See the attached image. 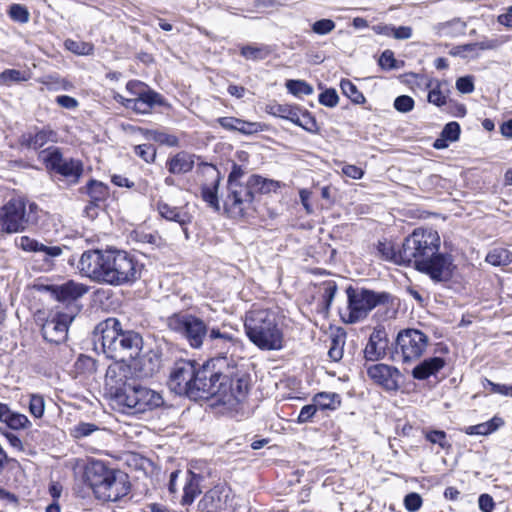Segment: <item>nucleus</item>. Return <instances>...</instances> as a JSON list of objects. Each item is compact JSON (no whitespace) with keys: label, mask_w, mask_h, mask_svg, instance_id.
Returning a JSON list of instances; mask_svg holds the SVG:
<instances>
[{"label":"nucleus","mask_w":512,"mask_h":512,"mask_svg":"<svg viewBox=\"0 0 512 512\" xmlns=\"http://www.w3.org/2000/svg\"><path fill=\"white\" fill-rule=\"evenodd\" d=\"M440 237L432 229H415L405 238L398 257L402 265H411L427 274L434 282H447L453 277L454 264L450 254L440 253Z\"/></svg>","instance_id":"f257e3e1"},{"label":"nucleus","mask_w":512,"mask_h":512,"mask_svg":"<svg viewBox=\"0 0 512 512\" xmlns=\"http://www.w3.org/2000/svg\"><path fill=\"white\" fill-rule=\"evenodd\" d=\"M78 269L93 281L112 286L133 284L141 277L143 264L124 250H87L82 253Z\"/></svg>","instance_id":"f03ea898"},{"label":"nucleus","mask_w":512,"mask_h":512,"mask_svg":"<svg viewBox=\"0 0 512 512\" xmlns=\"http://www.w3.org/2000/svg\"><path fill=\"white\" fill-rule=\"evenodd\" d=\"M105 390L110 400L123 411L137 415L153 411L164 404L162 395L128 376L127 370L109 366L105 375Z\"/></svg>","instance_id":"7ed1b4c3"},{"label":"nucleus","mask_w":512,"mask_h":512,"mask_svg":"<svg viewBox=\"0 0 512 512\" xmlns=\"http://www.w3.org/2000/svg\"><path fill=\"white\" fill-rule=\"evenodd\" d=\"M93 342L100 346L103 353L110 359L126 362L135 359L143 345L139 333L122 329L117 318L109 317L98 323L93 330Z\"/></svg>","instance_id":"20e7f679"},{"label":"nucleus","mask_w":512,"mask_h":512,"mask_svg":"<svg viewBox=\"0 0 512 512\" xmlns=\"http://www.w3.org/2000/svg\"><path fill=\"white\" fill-rule=\"evenodd\" d=\"M216 375L213 361L200 365L193 360L181 359L174 363L168 380L172 392L190 399H208L211 379Z\"/></svg>","instance_id":"39448f33"},{"label":"nucleus","mask_w":512,"mask_h":512,"mask_svg":"<svg viewBox=\"0 0 512 512\" xmlns=\"http://www.w3.org/2000/svg\"><path fill=\"white\" fill-rule=\"evenodd\" d=\"M166 325L193 349L202 348L205 342L230 343L233 340L231 334L222 332L218 327L210 328L202 318L188 312L173 313L167 318Z\"/></svg>","instance_id":"423d86ee"},{"label":"nucleus","mask_w":512,"mask_h":512,"mask_svg":"<svg viewBox=\"0 0 512 512\" xmlns=\"http://www.w3.org/2000/svg\"><path fill=\"white\" fill-rule=\"evenodd\" d=\"M84 481L101 501L117 502L130 491L128 475L108 468L102 461H94L87 465Z\"/></svg>","instance_id":"0eeeda50"},{"label":"nucleus","mask_w":512,"mask_h":512,"mask_svg":"<svg viewBox=\"0 0 512 512\" xmlns=\"http://www.w3.org/2000/svg\"><path fill=\"white\" fill-rule=\"evenodd\" d=\"M248 339L261 350H280L283 333L276 315L268 309H255L246 314L244 322Z\"/></svg>","instance_id":"6e6552de"},{"label":"nucleus","mask_w":512,"mask_h":512,"mask_svg":"<svg viewBox=\"0 0 512 512\" xmlns=\"http://www.w3.org/2000/svg\"><path fill=\"white\" fill-rule=\"evenodd\" d=\"M37 209L38 206L35 203H30L29 212H27L24 200L20 198L9 200L0 207V234H15L25 231L36 222L33 215Z\"/></svg>","instance_id":"1a4fd4ad"},{"label":"nucleus","mask_w":512,"mask_h":512,"mask_svg":"<svg viewBox=\"0 0 512 512\" xmlns=\"http://www.w3.org/2000/svg\"><path fill=\"white\" fill-rule=\"evenodd\" d=\"M348 316L346 323L354 324L367 317L370 311L380 304L388 302L390 295L366 288L348 286L346 288Z\"/></svg>","instance_id":"9d476101"},{"label":"nucleus","mask_w":512,"mask_h":512,"mask_svg":"<svg viewBox=\"0 0 512 512\" xmlns=\"http://www.w3.org/2000/svg\"><path fill=\"white\" fill-rule=\"evenodd\" d=\"M211 384L208 399L218 397V401L223 403H229L231 400L241 402L248 394L250 377L246 373L227 375L216 369V375L212 377Z\"/></svg>","instance_id":"9b49d317"},{"label":"nucleus","mask_w":512,"mask_h":512,"mask_svg":"<svg viewBox=\"0 0 512 512\" xmlns=\"http://www.w3.org/2000/svg\"><path fill=\"white\" fill-rule=\"evenodd\" d=\"M428 345V337L417 329H405L398 333L395 340L394 360L411 362L420 358Z\"/></svg>","instance_id":"f8f14e48"},{"label":"nucleus","mask_w":512,"mask_h":512,"mask_svg":"<svg viewBox=\"0 0 512 512\" xmlns=\"http://www.w3.org/2000/svg\"><path fill=\"white\" fill-rule=\"evenodd\" d=\"M40 156L48 170L61 175L72 184L79 182L83 174V163L80 160L64 158L58 147H49L41 151Z\"/></svg>","instance_id":"ddd939ff"},{"label":"nucleus","mask_w":512,"mask_h":512,"mask_svg":"<svg viewBox=\"0 0 512 512\" xmlns=\"http://www.w3.org/2000/svg\"><path fill=\"white\" fill-rule=\"evenodd\" d=\"M254 199L249 179L245 184L227 185L224 209L232 217H243L252 208Z\"/></svg>","instance_id":"4468645a"},{"label":"nucleus","mask_w":512,"mask_h":512,"mask_svg":"<svg viewBox=\"0 0 512 512\" xmlns=\"http://www.w3.org/2000/svg\"><path fill=\"white\" fill-rule=\"evenodd\" d=\"M79 310L80 307L74 305L71 308V313L58 312L52 318L47 319L41 328L43 338L55 344L64 342L68 336L69 325Z\"/></svg>","instance_id":"2eb2a0df"},{"label":"nucleus","mask_w":512,"mask_h":512,"mask_svg":"<svg viewBox=\"0 0 512 512\" xmlns=\"http://www.w3.org/2000/svg\"><path fill=\"white\" fill-rule=\"evenodd\" d=\"M127 91L135 96L139 102L143 101V106L146 107L150 112L155 107H169L167 100L163 95L151 89L147 84L139 80H130L126 84Z\"/></svg>","instance_id":"dca6fc26"},{"label":"nucleus","mask_w":512,"mask_h":512,"mask_svg":"<svg viewBox=\"0 0 512 512\" xmlns=\"http://www.w3.org/2000/svg\"><path fill=\"white\" fill-rule=\"evenodd\" d=\"M204 465L201 461L191 462V467L187 471L185 484L183 487V496L181 499L182 505H190L195 500L196 496L200 494L201 482L210 475L209 471L202 469Z\"/></svg>","instance_id":"f3484780"},{"label":"nucleus","mask_w":512,"mask_h":512,"mask_svg":"<svg viewBox=\"0 0 512 512\" xmlns=\"http://www.w3.org/2000/svg\"><path fill=\"white\" fill-rule=\"evenodd\" d=\"M367 374L371 380L386 391H397L399 389L400 371L393 366L378 363L367 368Z\"/></svg>","instance_id":"a211bd4d"},{"label":"nucleus","mask_w":512,"mask_h":512,"mask_svg":"<svg viewBox=\"0 0 512 512\" xmlns=\"http://www.w3.org/2000/svg\"><path fill=\"white\" fill-rule=\"evenodd\" d=\"M230 495V489L225 484H217L208 490L198 502L200 512H218L224 510Z\"/></svg>","instance_id":"6ab92c4d"},{"label":"nucleus","mask_w":512,"mask_h":512,"mask_svg":"<svg viewBox=\"0 0 512 512\" xmlns=\"http://www.w3.org/2000/svg\"><path fill=\"white\" fill-rule=\"evenodd\" d=\"M51 291L59 302L67 303L68 313H71L72 306L77 305L75 302L88 292V287L82 283L69 280L62 285L52 286Z\"/></svg>","instance_id":"aec40b11"},{"label":"nucleus","mask_w":512,"mask_h":512,"mask_svg":"<svg viewBox=\"0 0 512 512\" xmlns=\"http://www.w3.org/2000/svg\"><path fill=\"white\" fill-rule=\"evenodd\" d=\"M388 335L383 327L374 328L364 349L367 361H378L385 357L388 348Z\"/></svg>","instance_id":"412c9836"},{"label":"nucleus","mask_w":512,"mask_h":512,"mask_svg":"<svg viewBox=\"0 0 512 512\" xmlns=\"http://www.w3.org/2000/svg\"><path fill=\"white\" fill-rule=\"evenodd\" d=\"M56 133L48 128L39 129L35 127L33 130L24 132L20 135L18 143L20 147L31 150H38L50 141H55Z\"/></svg>","instance_id":"4be33fe9"},{"label":"nucleus","mask_w":512,"mask_h":512,"mask_svg":"<svg viewBox=\"0 0 512 512\" xmlns=\"http://www.w3.org/2000/svg\"><path fill=\"white\" fill-rule=\"evenodd\" d=\"M156 210L159 215L167 221L178 223L182 228L186 239L189 238L187 225L191 223V215L183 208L171 206L163 200H158Z\"/></svg>","instance_id":"5701e85b"},{"label":"nucleus","mask_w":512,"mask_h":512,"mask_svg":"<svg viewBox=\"0 0 512 512\" xmlns=\"http://www.w3.org/2000/svg\"><path fill=\"white\" fill-rule=\"evenodd\" d=\"M216 122L224 130L230 132H239L243 135H252L263 131V125L259 122H250L232 116L219 117L216 119Z\"/></svg>","instance_id":"b1692460"},{"label":"nucleus","mask_w":512,"mask_h":512,"mask_svg":"<svg viewBox=\"0 0 512 512\" xmlns=\"http://www.w3.org/2000/svg\"><path fill=\"white\" fill-rule=\"evenodd\" d=\"M18 248L26 252L43 253L44 259H52L62 254V248L59 246H47L28 236H21L15 239Z\"/></svg>","instance_id":"393cba45"},{"label":"nucleus","mask_w":512,"mask_h":512,"mask_svg":"<svg viewBox=\"0 0 512 512\" xmlns=\"http://www.w3.org/2000/svg\"><path fill=\"white\" fill-rule=\"evenodd\" d=\"M195 155L186 151H180L169 157L166 161V168L170 174H186L193 170Z\"/></svg>","instance_id":"a878e982"},{"label":"nucleus","mask_w":512,"mask_h":512,"mask_svg":"<svg viewBox=\"0 0 512 512\" xmlns=\"http://www.w3.org/2000/svg\"><path fill=\"white\" fill-rule=\"evenodd\" d=\"M446 362L442 357H429L418 363L412 370V376L417 380H426L430 376H435Z\"/></svg>","instance_id":"bb28decb"},{"label":"nucleus","mask_w":512,"mask_h":512,"mask_svg":"<svg viewBox=\"0 0 512 512\" xmlns=\"http://www.w3.org/2000/svg\"><path fill=\"white\" fill-rule=\"evenodd\" d=\"M0 421L13 430L25 429L31 425L26 415L12 411L4 403H0Z\"/></svg>","instance_id":"cd10ccee"},{"label":"nucleus","mask_w":512,"mask_h":512,"mask_svg":"<svg viewBox=\"0 0 512 512\" xmlns=\"http://www.w3.org/2000/svg\"><path fill=\"white\" fill-rule=\"evenodd\" d=\"M84 189L94 206H105V202L110 194L108 185L101 181L91 179Z\"/></svg>","instance_id":"c85d7f7f"},{"label":"nucleus","mask_w":512,"mask_h":512,"mask_svg":"<svg viewBox=\"0 0 512 512\" xmlns=\"http://www.w3.org/2000/svg\"><path fill=\"white\" fill-rule=\"evenodd\" d=\"M138 131L146 140L155 141L160 145H166L168 147L179 146V139L177 136L169 134L164 130L139 127Z\"/></svg>","instance_id":"c756f323"},{"label":"nucleus","mask_w":512,"mask_h":512,"mask_svg":"<svg viewBox=\"0 0 512 512\" xmlns=\"http://www.w3.org/2000/svg\"><path fill=\"white\" fill-rule=\"evenodd\" d=\"M267 112L272 116L289 120L292 123H297L298 115L301 113V108L297 105L272 103L267 106Z\"/></svg>","instance_id":"7c9ffc66"},{"label":"nucleus","mask_w":512,"mask_h":512,"mask_svg":"<svg viewBox=\"0 0 512 512\" xmlns=\"http://www.w3.org/2000/svg\"><path fill=\"white\" fill-rule=\"evenodd\" d=\"M250 188H252L254 196L259 194H268L276 192L280 188V182L253 174L249 178Z\"/></svg>","instance_id":"2f4dec72"},{"label":"nucleus","mask_w":512,"mask_h":512,"mask_svg":"<svg viewBox=\"0 0 512 512\" xmlns=\"http://www.w3.org/2000/svg\"><path fill=\"white\" fill-rule=\"evenodd\" d=\"M216 176L215 180L211 185H203L201 187V197L202 199L216 212L220 211V203L218 199V188L220 184V175L217 170H215Z\"/></svg>","instance_id":"473e14b6"},{"label":"nucleus","mask_w":512,"mask_h":512,"mask_svg":"<svg viewBox=\"0 0 512 512\" xmlns=\"http://www.w3.org/2000/svg\"><path fill=\"white\" fill-rule=\"evenodd\" d=\"M312 401L320 410H336L341 405V397L334 392H320L316 394Z\"/></svg>","instance_id":"72a5a7b5"},{"label":"nucleus","mask_w":512,"mask_h":512,"mask_svg":"<svg viewBox=\"0 0 512 512\" xmlns=\"http://www.w3.org/2000/svg\"><path fill=\"white\" fill-rule=\"evenodd\" d=\"M272 50L269 46L263 44H248L240 49V54L247 60L260 61L266 59Z\"/></svg>","instance_id":"f704fd0d"},{"label":"nucleus","mask_w":512,"mask_h":512,"mask_svg":"<svg viewBox=\"0 0 512 512\" xmlns=\"http://www.w3.org/2000/svg\"><path fill=\"white\" fill-rule=\"evenodd\" d=\"M486 262L493 266H506L512 262V256L509 250L497 247L489 251Z\"/></svg>","instance_id":"c9c22d12"},{"label":"nucleus","mask_w":512,"mask_h":512,"mask_svg":"<svg viewBox=\"0 0 512 512\" xmlns=\"http://www.w3.org/2000/svg\"><path fill=\"white\" fill-rule=\"evenodd\" d=\"M285 86L289 93L298 98L303 95H311L314 92V88L304 80H287Z\"/></svg>","instance_id":"e433bc0d"},{"label":"nucleus","mask_w":512,"mask_h":512,"mask_svg":"<svg viewBox=\"0 0 512 512\" xmlns=\"http://www.w3.org/2000/svg\"><path fill=\"white\" fill-rule=\"evenodd\" d=\"M340 88L342 93L347 96L355 104H363L366 99L362 92H360L357 86L352 83L349 79H343L340 82Z\"/></svg>","instance_id":"4c0bfd02"},{"label":"nucleus","mask_w":512,"mask_h":512,"mask_svg":"<svg viewBox=\"0 0 512 512\" xmlns=\"http://www.w3.org/2000/svg\"><path fill=\"white\" fill-rule=\"evenodd\" d=\"M294 124L312 134L319 132V126L315 117L307 110L301 109V113L298 115V122Z\"/></svg>","instance_id":"58836bf2"},{"label":"nucleus","mask_w":512,"mask_h":512,"mask_svg":"<svg viewBox=\"0 0 512 512\" xmlns=\"http://www.w3.org/2000/svg\"><path fill=\"white\" fill-rule=\"evenodd\" d=\"M25 72L17 69H5L0 73V85L9 86L12 83L27 81Z\"/></svg>","instance_id":"ea45409f"},{"label":"nucleus","mask_w":512,"mask_h":512,"mask_svg":"<svg viewBox=\"0 0 512 512\" xmlns=\"http://www.w3.org/2000/svg\"><path fill=\"white\" fill-rule=\"evenodd\" d=\"M377 251L384 260L392 261L395 264L402 265V260L398 257L399 249L395 250L394 246L386 242H378Z\"/></svg>","instance_id":"a19ab883"},{"label":"nucleus","mask_w":512,"mask_h":512,"mask_svg":"<svg viewBox=\"0 0 512 512\" xmlns=\"http://www.w3.org/2000/svg\"><path fill=\"white\" fill-rule=\"evenodd\" d=\"M134 153L146 163H153L156 159V148L151 144L136 145Z\"/></svg>","instance_id":"79ce46f5"},{"label":"nucleus","mask_w":512,"mask_h":512,"mask_svg":"<svg viewBox=\"0 0 512 512\" xmlns=\"http://www.w3.org/2000/svg\"><path fill=\"white\" fill-rule=\"evenodd\" d=\"M425 438L430 443L439 445L442 449H448L451 447V444L447 440V435L443 430L428 431Z\"/></svg>","instance_id":"37998d69"},{"label":"nucleus","mask_w":512,"mask_h":512,"mask_svg":"<svg viewBox=\"0 0 512 512\" xmlns=\"http://www.w3.org/2000/svg\"><path fill=\"white\" fill-rule=\"evenodd\" d=\"M65 47L78 55H89L93 52V46L90 43L74 41L67 39L65 41Z\"/></svg>","instance_id":"c03bdc74"},{"label":"nucleus","mask_w":512,"mask_h":512,"mask_svg":"<svg viewBox=\"0 0 512 512\" xmlns=\"http://www.w3.org/2000/svg\"><path fill=\"white\" fill-rule=\"evenodd\" d=\"M9 16L16 22L27 23L30 15L25 6L21 4H12L9 8Z\"/></svg>","instance_id":"a18cd8bd"},{"label":"nucleus","mask_w":512,"mask_h":512,"mask_svg":"<svg viewBox=\"0 0 512 512\" xmlns=\"http://www.w3.org/2000/svg\"><path fill=\"white\" fill-rule=\"evenodd\" d=\"M99 427L93 423L80 422L72 429V436L76 439L84 438L97 431Z\"/></svg>","instance_id":"49530a36"},{"label":"nucleus","mask_w":512,"mask_h":512,"mask_svg":"<svg viewBox=\"0 0 512 512\" xmlns=\"http://www.w3.org/2000/svg\"><path fill=\"white\" fill-rule=\"evenodd\" d=\"M378 64L384 70H394L399 68L398 61L394 57V52L389 49L382 52L378 60Z\"/></svg>","instance_id":"de8ad7c7"},{"label":"nucleus","mask_w":512,"mask_h":512,"mask_svg":"<svg viewBox=\"0 0 512 512\" xmlns=\"http://www.w3.org/2000/svg\"><path fill=\"white\" fill-rule=\"evenodd\" d=\"M45 410L44 398L41 395L33 394L29 401V411L35 418L43 416Z\"/></svg>","instance_id":"09e8293b"},{"label":"nucleus","mask_w":512,"mask_h":512,"mask_svg":"<svg viewBox=\"0 0 512 512\" xmlns=\"http://www.w3.org/2000/svg\"><path fill=\"white\" fill-rule=\"evenodd\" d=\"M335 22L331 19H320L312 24V31L317 35H327L335 29Z\"/></svg>","instance_id":"8fccbe9b"},{"label":"nucleus","mask_w":512,"mask_h":512,"mask_svg":"<svg viewBox=\"0 0 512 512\" xmlns=\"http://www.w3.org/2000/svg\"><path fill=\"white\" fill-rule=\"evenodd\" d=\"M318 101L323 106L333 108L337 106L339 102V96L335 89L330 88L319 94Z\"/></svg>","instance_id":"3c124183"},{"label":"nucleus","mask_w":512,"mask_h":512,"mask_svg":"<svg viewBox=\"0 0 512 512\" xmlns=\"http://www.w3.org/2000/svg\"><path fill=\"white\" fill-rule=\"evenodd\" d=\"M484 388L489 389L492 393L512 397V385L494 383L489 379H485Z\"/></svg>","instance_id":"603ef678"},{"label":"nucleus","mask_w":512,"mask_h":512,"mask_svg":"<svg viewBox=\"0 0 512 512\" xmlns=\"http://www.w3.org/2000/svg\"><path fill=\"white\" fill-rule=\"evenodd\" d=\"M118 102H120L125 108L131 109L137 114H150L151 112L143 106V101L139 102L135 98L127 99L119 96Z\"/></svg>","instance_id":"864d4df0"},{"label":"nucleus","mask_w":512,"mask_h":512,"mask_svg":"<svg viewBox=\"0 0 512 512\" xmlns=\"http://www.w3.org/2000/svg\"><path fill=\"white\" fill-rule=\"evenodd\" d=\"M460 132L461 128L459 123L452 121L444 126L441 136L445 137L449 142H455L459 139Z\"/></svg>","instance_id":"5fc2aeb1"},{"label":"nucleus","mask_w":512,"mask_h":512,"mask_svg":"<svg viewBox=\"0 0 512 512\" xmlns=\"http://www.w3.org/2000/svg\"><path fill=\"white\" fill-rule=\"evenodd\" d=\"M414 104L413 98L408 95H400L394 100V108L401 113L410 112Z\"/></svg>","instance_id":"6e6d98bb"},{"label":"nucleus","mask_w":512,"mask_h":512,"mask_svg":"<svg viewBox=\"0 0 512 512\" xmlns=\"http://www.w3.org/2000/svg\"><path fill=\"white\" fill-rule=\"evenodd\" d=\"M337 289V285L334 281H328L324 284L323 302L326 310L330 309Z\"/></svg>","instance_id":"4d7b16f0"},{"label":"nucleus","mask_w":512,"mask_h":512,"mask_svg":"<svg viewBox=\"0 0 512 512\" xmlns=\"http://www.w3.org/2000/svg\"><path fill=\"white\" fill-rule=\"evenodd\" d=\"M422 503L423 501L421 496L416 492H411L404 498V506L409 512L418 511L421 508Z\"/></svg>","instance_id":"13d9d810"},{"label":"nucleus","mask_w":512,"mask_h":512,"mask_svg":"<svg viewBox=\"0 0 512 512\" xmlns=\"http://www.w3.org/2000/svg\"><path fill=\"white\" fill-rule=\"evenodd\" d=\"M317 410L318 408L314 402L303 406L299 412L297 423L305 424L311 422Z\"/></svg>","instance_id":"bf43d9fd"},{"label":"nucleus","mask_w":512,"mask_h":512,"mask_svg":"<svg viewBox=\"0 0 512 512\" xmlns=\"http://www.w3.org/2000/svg\"><path fill=\"white\" fill-rule=\"evenodd\" d=\"M456 89L463 94L472 93L475 89L473 77L463 76L458 78L456 80Z\"/></svg>","instance_id":"052dcab7"},{"label":"nucleus","mask_w":512,"mask_h":512,"mask_svg":"<svg viewBox=\"0 0 512 512\" xmlns=\"http://www.w3.org/2000/svg\"><path fill=\"white\" fill-rule=\"evenodd\" d=\"M135 240L143 243L157 246L161 238L156 233H147L144 231H135Z\"/></svg>","instance_id":"680f3d73"},{"label":"nucleus","mask_w":512,"mask_h":512,"mask_svg":"<svg viewBox=\"0 0 512 512\" xmlns=\"http://www.w3.org/2000/svg\"><path fill=\"white\" fill-rule=\"evenodd\" d=\"M428 101L438 107L446 104V97L440 90L439 82H437L436 86L429 91Z\"/></svg>","instance_id":"e2e57ef3"},{"label":"nucleus","mask_w":512,"mask_h":512,"mask_svg":"<svg viewBox=\"0 0 512 512\" xmlns=\"http://www.w3.org/2000/svg\"><path fill=\"white\" fill-rule=\"evenodd\" d=\"M328 356L331 360L337 362L343 357V347L340 345V341L338 338H333L331 340V346L328 350Z\"/></svg>","instance_id":"0e129e2a"},{"label":"nucleus","mask_w":512,"mask_h":512,"mask_svg":"<svg viewBox=\"0 0 512 512\" xmlns=\"http://www.w3.org/2000/svg\"><path fill=\"white\" fill-rule=\"evenodd\" d=\"M479 509L482 512H492L495 508V502L489 494H481L478 498Z\"/></svg>","instance_id":"69168bd1"},{"label":"nucleus","mask_w":512,"mask_h":512,"mask_svg":"<svg viewBox=\"0 0 512 512\" xmlns=\"http://www.w3.org/2000/svg\"><path fill=\"white\" fill-rule=\"evenodd\" d=\"M55 101L59 106L66 109H75L79 105L77 99L69 95H59L56 97Z\"/></svg>","instance_id":"338daca9"},{"label":"nucleus","mask_w":512,"mask_h":512,"mask_svg":"<svg viewBox=\"0 0 512 512\" xmlns=\"http://www.w3.org/2000/svg\"><path fill=\"white\" fill-rule=\"evenodd\" d=\"M244 175L243 168L238 164H233L232 170L228 175L227 185L241 184L240 179Z\"/></svg>","instance_id":"774afa93"}]
</instances>
